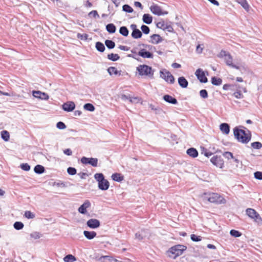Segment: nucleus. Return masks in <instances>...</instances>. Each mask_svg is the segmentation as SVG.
<instances>
[{
	"mask_svg": "<svg viewBox=\"0 0 262 262\" xmlns=\"http://www.w3.org/2000/svg\"><path fill=\"white\" fill-rule=\"evenodd\" d=\"M32 95L35 98L40 99L41 100H47L49 98V95L45 93L39 91H33Z\"/></svg>",
	"mask_w": 262,
	"mask_h": 262,
	"instance_id": "9b49d317",
	"label": "nucleus"
},
{
	"mask_svg": "<svg viewBox=\"0 0 262 262\" xmlns=\"http://www.w3.org/2000/svg\"><path fill=\"white\" fill-rule=\"evenodd\" d=\"M237 2L247 11H249V5L247 0H237Z\"/></svg>",
	"mask_w": 262,
	"mask_h": 262,
	"instance_id": "72a5a7b5",
	"label": "nucleus"
},
{
	"mask_svg": "<svg viewBox=\"0 0 262 262\" xmlns=\"http://www.w3.org/2000/svg\"><path fill=\"white\" fill-rule=\"evenodd\" d=\"M30 236L34 239H39L41 237V234L38 232H33L30 234Z\"/></svg>",
	"mask_w": 262,
	"mask_h": 262,
	"instance_id": "13d9d810",
	"label": "nucleus"
},
{
	"mask_svg": "<svg viewBox=\"0 0 262 262\" xmlns=\"http://www.w3.org/2000/svg\"><path fill=\"white\" fill-rule=\"evenodd\" d=\"M228 52H227L226 51L222 50L220 52V53L218 54L217 57L219 58H225V57L228 54Z\"/></svg>",
	"mask_w": 262,
	"mask_h": 262,
	"instance_id": "680f3d73",
	"label": "nucleus"
},
{
	"mask_svg": "<svg viewBox=\"0 0 262 262\" xmlns=\"http://www.w3.org/2000/svg\"><path fill=\"white\" fill-rule=\"evenodd\" d=\"M86 225L91 229H96L100 227V221L96 219H91L86 222Z\"/></svg>",
	"mask_w": 262,
	"mask_h": 262,
	"instance_id": "ddd939ff",
	"label": "nucleus"
},
{
	"mask_svg": "<svg viewBox=\"0 0 262 262\" xmlns=\"http://www.w3.org/2000/svg\"><path fill=\"white\" fill-rule=\"evenodd\" d=\"M220 130L225 135L229 134L230 132V126L227 123H222L220 125Z\"/></svg>",
	"mask_w": 262,
	"mask_h": 262,
	"instance_id": "5701e85b",
	"label": "nucleus"
},
{
	"mask_svg": "<svg viewBox=\"0 0 262 262\" xmlns=\"http://www.w3.org/2000/svg\"><path fill=\"white\" fill-rule=\"evenodd\" d=\"M83 234L87 239L90 240L93 239L97 235L96 232L94 231H84Z\"/></svg>",
	"mask_w": 262,
	"mask_h": 262,
	"instance_id": "b1692460",
	"label": "nucleus"
},
{
	"mask_svg": "<svg viewBox=\"0 0 262 262\" xmlns=\"http://www.w3.org/2000/svg\"><path fill=\"white\" fill-rule=\"evenodd\" d=\"M165 31H167L168 32L173 33L174 32V29L170 25H167L165 26Z\"/></svg>",
	"mask_w": 262,
	"mask_h": 262,
	"instance_id": "0e129e2a",
	"label": "nucleus"
},
{
	"mask_svg": "<svg viewBox=\"0 0 262 262\" xmlns=\"http://www.w3.org/2000/svg\"><path fill=\"white\" fill-rule=\"evenodd\" d=\"M178 84L182 88H186L188 85V81L183 76H181L178 78Z\"/></svg>",
	"mask_w": 262,
	"mask_h": 262,
	"instance_id": "412c9836",
	"label": "nucleus"
},
{
	"mask_svg": "<svg viewBox=\"0 0 262 262\" xmlns=\"http://www.w3.org/2000/svg\"><path fill=\"white\" fill-rule=\"evenodd\" d=\"M195 75L201 83L207 82L208 79L205 76L204 72L201 69H197L195 72Z\"/></svg>",
	"mask_w": 262,
	"mask_h": 262,
	"instance_id": "9d476101",
	"label": "nucleus"
},
{
	"mask_svg": "<svg viewBox=\"0 0 262 262\" xmlns=\"http://www.w3.org/2000/svg\"><path fill=\"white\" fill-rule=\"evenodd\" d=\"M223 156L227 159H234L233 154L230 151H225L223 154Z\"/></svg>",
	"mask_w": 262,
	"mask_h": 262,
	"instance_id": "5fc2aeb1",
	"label": "nucleus"
},
{
	"mask_svg": "<svg viewBox=\"0 0 262 262\" xmlns=\"http://www.w3.org/2000/svg\"><path fill=\"white\" fill-rule=\"evenodd\" d=\"M166 24H165L164 21L158 22L156 24V27L158 28L161 29L165 31V27Z\"/></svg>",
	"mask_w": 262,
	"mask_h": 262,
	"instance_id": "4d7b16f0",
	"label": "nucleus"
},
{
	"mask_svg": "<svg viewBox=\"0 0 262 262\" xmlns=\"http://www.w3.org/2000/svg\"><path fill=\"white\" fill-rule=\"evenodd\" d=\"M160 77L163 79L165 81L173 84L174 82V78L171 73L165 69H163L160 71Z\"/></svg>",
	"mask_w": 262,
	"mask_h": 262,
	"instance_id": "423d86ee",
	"label": "nucleus"
},
{
	"mask_svg": "<svg viewBox=\"0 0 262 262\" xmlns=\"http://www.w3.org/2000/svg\"><path fill=\"white\" fill-rule=\"evenodd\" d=\"M186 153L188 155L192 158H196L199 155L198 150L193 147L188 148L186 151Z\"/></svg>",
	"mask_w": 262,
	"mask_h": 262,
	"instance_id": "393cba45",
	"label": "nucleus"
},
{
	"mask_svg": "<svg viewBox=\"0 0 262 262\" xmlns=\"http://www.w3.org/2000/svg\"><path fill=\"white\" fill-rule=\"evenodd\" d=\"M141 29L142 30V33L143 32L145 34H148L149 33L150 29L146 25H142L141 27Z\"/></svg>",
	"mask_w": 262,
	"mask_h": 262,
	"instance_id": "49530a36",
	"label": "nucleus"
},
{
	"mask_svg": "<svg viewBox=\"0 0 262 262\" xmlns=\"http://www.w3.org/2000/svg\"><path fill=\"white\" fill-rule=\"evenodd\" d=\"M20 167L21 169L26 171H29L31 168L30 166L27 163L21 164L20 165Z\"/></svg>",
	"mask_w": 262,
	"mask_h": 262,
	"instance_id": "8fccbe9b",
	"label": "nucleus"
},
{
	"mask_svg": "<svg viewBox=\"0 0 262 262\" xmlns=\"http://www.w3.org/2000/svg\"><path fill=\"white\" fill-rule=\"evenodd\" d=\"M187 249V247L183 245H177L170 248L166 252L167 256L172 259H176L181 255Z\"/></svg>",
	"mask_w": 262,
	"mask_h": 262,
	"instance_id": "7ed1b4c3",
	"label": "nucleus"
},
{
	"mask_svg": "<svg viewBox=\"0 0 262 262\" xmlns=\"http://www.w3.org/2000/svg\"><path fill=\"white\" fill-rule=\"evenodd\" d=\"M94 178L98 182V187L100 190L105 191L109 188L110 183L105 179L102 173H95L94 174Z\"/></svg>",
	"mask_w": 262,
	"mask_h": 262,
	"instance_id": "20e7f679",
	"label": "nucleus"
},
{
	"mask_svg": "<svg viewBox=\"0 0 262 262\" xmlns=\"http://www.w3.org/2000/svg\"><path fill=\"white\" fill-rule=\"evenodd\" d=\"M152 20L153 18L149 14L145 13L143 14L142 20L145 24L149 25L152 23Z\"/></svg>",
	"mask_w": 262,
	"mask_h": 262,
	"instance_id": "bb28decb",
	"label": "nucleus"
},
{
	"mask_svg": "<svg viewBox=\"0 0 262 262\" xmlns=\"http://www.w3.org/2000/svg\"><path fill=\"white\" fill-rule=\"evenodd\" d=\"M211 83L216 86L220 85L222 83V79L221 78H218L215 76L211 77Z\"/></svg>",
	"mask_w": 262,
	"mask_h": 262,
	"instance_id": "7c9ffc66",
	"label": "nucleus"
},
{
	"mask_svg": "<svg viewBox=\"0 0 262 262\" xmlns=\"http://www.w3.org/2000/svg\"><path fill=\"white\" fill-rule=\"evenodd\" d=\"M163 99L166 101V102L172 104H178V101L176 98L172 97L169 95H165L163 97Z\"/></svg>",
	"mask_w": 262,
	"mask_h": 262,
	"instance_id": "6ab92c4d",
	"label": "nucleus"
},
{
	"mask_svg": "<svg viewBox=\"0 0 262 262\" xmlns=\"http://www.w3.org/2000/svg\"><path fill=\"white\" fill-rule=\"evenodd\" d=\"M96 49L100 52H103L105 49V46L103 43L98 41L95 45Z\"/></svg>",
	"mask_w": 262,
	"mask_h": 262,
	"instance_id": "f704fd0d",
	"label": "nucleus"
},
{
	"mask_svg": "<svg viewBox=\"0 0 262 262\" xmlns=\"http://www.w3.org/2000/svg\"><path fill=\"white\" fill-rule=\"evenodd\" d=\"M148 233V230L146 229L141 230L140 231L137 232L135 234V237L136 239L139 241H141L145 238L147 236Z\"/></svg>",
	"mask_w": 262,
	"mask_h": 262,
	"instance_id": "f3484780",
	"label": "nucleus"
},
{
	"mask_svg": "<svg viewBox=\"0 0 262 262\" xmlns=\"http://www.w3.org/2000/svg\"><path fill=\"white\" fill-rule=\"evenodd\" d=\"M131 36L134 39H139L142 37V33L139 29H137L132 31Z\"/></svg>",
	"mask_w": 262,
	"mask_h": 262,
	"instance_id": "c756f323",
	"label": "nucleus"
},
{
	"mask_svg": "<svg viewBox=\"0 0 262 262\" xmlns=\"http://www.w3.org/2000/svg\"><path fill=\"white\" fill-rule=\"evenodd\" d=\"M140 100V98L138 97H131L129 102L130 103H138Z\"/></svg>",
	"mask_w": 262,
	"mask_h": 262,
	"instance_id": "69168bd1",
	"label": "nucleus"
},
{
	"mask_svg": "<svg viewBox=\"0 0 262 262\" xmlns=\"http://www.w3.org/2000/svg\"><path fill=\"white\" fill-rule=\"evenodd\" d=\"M137 71L141 76H146L149 78H153L154 70L152 68L146 64H142L137 67Z\"/></svg>",
	"mask_w": 262,
	"mask_h": 262,
	"instance_id": "39448f33",
	"label": "nucleus"
},
{
	"mask_svg": "<svg viewBox=\"0 0 262 262\" xmlns=\"http://www.w3.org/2000/svg\"><path fill=\"white\" fill-rule=\"evenodd\" d=\"M24 227V224L21 222L17 221L13 224V227L15 230H20Z\"/></svg>",
	"mask_w": 262,
	"mask_h": 262,
	"instance_id": "a19ab883",
	"label": "nucleus"
},
{
	"mask_svg": "<svg viewBox=\"0 0 262 262\" xmlns=\"http://www.w3.org/2000/svg\"><path fill=\"white\" fill-rule=\"evenodd\" d=\"M202 198L204 202L208 201L215 204H224L226 203V199L216 193L204 192Z\"/></svg>",
	"mask_w": 262,
	"mask_h": 262,
	"instance_id": "f03ea898",
	"label": "nucleus"
},
{
	"mask_svg": "<svg viewBox=\"0 0 262 262\" xmlns=\"http://www.w3.org/2000/svg\"><path fill=\"white\" fill-rule=\"evenodd\" d=\"M121 99L123 101L128 100L130 101V96L129 95H126L125 94H122L120 96Z\"/></svg>",
	"mask_w": 262,
	"mask_h": 262,
	"instance_id": "338daca9",
	"label": "nucleus"
},
{
	"mask_svg": "<svg viewBox=\"0 0 262 262\" xmlns=\"http://www.w3.org/2000/svg\"><path fill=\"white\" fill-rule=\"evenodd\" d=\"M199 93L201 97L203 99H206L208 97V92L205 89L201 90Z\"/></svg>",
	"mask_w": 262,
	"mask_h": 262,
	"instance_id": "09e8293b",
	"label": "nucleus"
},
{
	"mask_svg": "<svg viewBox=\"0 0 262 262\" xmlns=\"http://www.w3.org/2000/svg\"><path fill=\"white\" fill-rule=\"evenodd\" d=\"M107 58L112 61H116L120 59V56L117 54L111 53L107 55Z\"/></svg>",
	"mask_w": 262,
	"mask_h": 262,
	"instance_id": "c9c22d12",
	"label": "nucleus"
},
{
	"mask_svg": "<svg viewBox=\"0 0 262 262\" xmlns=\"http://www.w3.org/2000/svg\"><path fill=\"white\" fill-rule=\"evenodd\" d=\"M111 177L113 181L117 182H120L124 180V176L120 173H114Z\"/></svg>",
	"mask_w": 262,
	"mask_h": 262,
	"instance_id": "a878e982",
	"label": "nucleus"
},
{
	"mask_svg": "<svg viewBox=\"0 0 262 262\" xmlns=\"http://www.w3.org/2000/svg\"><path fill=\"white\" fill-rule=\"evenodd\" d=\"M80 161L81 162L84 164H90L94 167L98 166V159L96 158L82 157Z\"/></svg>",
	"mask_w": 262,
	"mask_h": 262,
	"instance_id": "6e6552de",
	"label": "nucleus"
},
{
	"mask_svg": "<svg viewBox=\"0 0 262 262\" xmlns=\"http://www.w3.org/2000/svg\"><path fill=\"white\" fill-rule=\"evenodd\" d=\"M106 30L108 33L113 34L115 33L116 27L114 24L110 23L106 25Z\"/></svg>",
	"mask_w": 262,
	"mask_h": 262,
	"instance_id": "c85d7f7f",
	"label": "nucleus"
},
{
	"mask_svg": "<svg viewBox=\"0 0 262 262\" xmlns=\"http://www.w3.org/2000/svg\"><path fill=\"white\" fill-rule=\"evenodd\" d=\"M201 152L207 158H209L213 154L212 152L209 151L207 148L202 146L201 147Z\"/></svg>",
	"mask_w": 262,
	"mask_h": 262,
	"instance_id": "58836bf2",
	"label": "nucleus"
},
{
	"mask_svg": "<svg viewBox=\"0 0 262 262\" xmlns=\"http://www.w3.org/2000/svg\"><path fill=\"white\" fill-rule=\"evenodd\" d=\"M107 71L110 76H112L113 74L119 76L122 75L121 71H118L117 68L114 67H110L108 68Z\"/></svg>",
	"mask_w": 262,
	"mask_h": 262,
	"instance_id": "4be33fe9",
	"label": "nucleus"
},
{
	"mask_svg": "<svg viewBox=\"0 0 262 262\" xmlns=\"http://www.w3.org/2000/svg\"><path fill=\"white\" fill-rule=\"evenodd\" d=\"M241 127L246 129L247 132L242 129H239L237 126H236L233 129L234 137L238 142H241L243 144H247L251 139V133L245 127L243 126H241Z\"/></svg>",
	"mask_w": 262,
	"mask_h": 262,
	"instance_id": "f257e3e1",
	"label": "nucleus"
},
{
	"mask_svg": "<svg viewBox=\"0 0 262 262\" xmlns=\"http://www.w3.org/2000/svg\"><path fill=\"white\" fill-rule=\"evenodd\" d=\"M88 36H89L88 34H87L86 33H84V34L78 33L77 35V37L78 39H80L81 40H86L88 39Z\"/></svg>",
	"mask_w": 262,
	"mask_h": 262,
	"instance_id": "864d4df0",
	"label": "nucleus"
},
{
	"mask_svg": "<svg viewBox=\"0 0 262 262\" xmlns=\"http://www.w3.org/2000/svg\"><path fill=\"white\" fill-rule=\"evenodd\" d=\"M34 171L36 174H40L45 172V168L41 165H36L34 168Z\"/></svg>",
	"mask_w": 262,
	"mask_h": 262,
	"instance_id": "cd10ccee",
	"label": "nucleus"
},
{
	"mask_svg": "<svg viewBox=\"0 0 262 262\" xmlns=\"http://www.w3.org/2000/svg\"><path fill=\"white\" fill-rule=\"evenodd\" d=\"M66 127L65 123L62 121H59L56 124V127L59 129H64Z\"/></svg>",
	"mask_w": 262,
	"mask_h": 262,
	"instance_id": "6e6d98bb",
	"label": "nucleus"
},
{
	"mask_svg": "<svg viewBox=\"0 0 262 262\" xmlns=\"http://www.w3.org/2000/svg\"><path fill=\"white\" fill-rule=\"evenodd\" d=\"M75 108V104L73 101H67L62 105V108L67 112H72Z\"/></svg>",
	"mask_w": 262,
	"mask_h": 262,
	"instance_id": "f8f14e48",
	"label": "nucleus"
},
{
	"mask_svg": "<svg viewBox=\"0 0 262 262\" xmlns=\"http://www.w3.org/2000/svg\"><path fill=\"white\" fill-rule=\"evenodd\" d=\"M67 172L69 174L73 176L75 175L77 172V170L75 168L73 167H69L67 169Z\"/></svg>",
	"mask_w": 262,
	"mask_h": 262,
	"instance_id": "603ef678",
	"label": "nucleus"
},
{
	"mask_svg": "<svg viewBox=\"0 0 262 262\" xmlns=\"http://www.w3.org/2000/svg\"><path fill=\"white\" fill-rule=\"evenodd\" d=\"M119 33L124 37L128 35L129 31L126 26H121L119 28Z\"/></svg>",
	"mask_w": 262,
	"mask_h": 262,
	"instance_id": "2f4dec72",
	"label": "nucleus"
},
{
	"mask_svg": "<svg viewBox=\"0 0 262 262\" xmlns=\"http://www.w3.org/2000/svg\"><path fill=\"white\" fill-rule=\"evenodd\" d=\"M150 42L152 44H158L162 41L163 38L161 36L158 34H152L150 36Z\"/></svg>",
	"mask_w": 262,
	"mask_h": 262,
	"instance_id": "a211bd4d",
	"label": "nucleus"
},
{
	"mask_svg": "<svg viewBox=\"0 0 262 262\" xmlns=\"http://www.w3.org/2000/svg\"><path fill=\"white\" fill-rule=\"evenodd\" d=\"M63 153L67 156H71L72 154V151L71 149L67 148L63 150Z\"/></svg>",
	"mask_w": 262,
	"mask_h": 262,
	"instance_id": "774afa93",
	"label": "nucleus"
},
{
	"mask_svg": "<svg viewBox=\"0 0 262 262\" xmlns=\"http://www.w3.org/2000/svg\"><path fill=\"white\" fill-rule=\"evenodd\" d=\"M137 55L143 58H152L154 57V55L151 52L147 51L145 49H140Z\"/></svg>",
	"mask_w": 262,
	"mask_h": 262,
	"instance_id": "2eb2a0df",
	"label": "nucleus"
},
{
	"mask_svg": "<svg viewBox=\"0 0 262 262\" xmlns=\"http://www.w3.org/2000/svg\"><path fill=\"white\" fill-rule=\"evenodd\" d=\"M105 45L108 49H113L115 47V43L112 40L106 39L105 40Z\"/></svg>",
	"mask_w": 262,
	"mask_h": 262,
	"instance_id": "4c0bfd02",
	"label": "nucleus"
},
{
	"mask_svg": "<svg viewBox=\"0 0 262 262\" xmlns=\"http://www.w3.org/2000/svg\"><path fill=\"white\" fill-rule=\"evenodd\" d=\"M122 10L128 13H132L134 11L133 8L127 4H125L122 6Z\"/></svg>",
	"mask_w": 262,
	"mask_h": 262,
	"instance_id": "79ce46f5",
	"label": "nucleus"
},
{
	"mask_svg": "<svg viewBox=\"0 0 262 262\" xmlns=\"http://www.w3.org/2000/svg\"><path fill=\"white\" fill-rule=\"evenodd\" d=\"M254 177L256 179L262 180V172L257 171L254 173Z\"/></svg>",
	"mask_w": 262,
	"mask_h": 262,
	"instance_id": "bf43d9fd",
	"label": "nucleus"
},
{
	"mask_svg": "<svg viewBox=\"0 0 262 262\" xmlns=\"http://www.w3.org/2000/svg\"><path fill=\"white\" fill-rule=\"evenodd\" d=\"M149 107L152 111H155L156 113H158L160 111H161V109L158 107H156L154 105L150 104L149 105Z\"/></svg>",
	"mask_w": 262,
	"mask_h": 262,
	"instance_id": "e2e57ef3",
	"label": "nucleus"
},
{
	"mask_svg": "<svg viewBox=\"0 0 262 262\" xmlns=\"http://www.w3.org/2000/svg\"><path fill=\"white\" fill-rule=\"evenodd\" d=\"M24 216L28 219L35 217V214L30 211H26L24 213Z\"/></svg>",
	"mask_w": 262,
	"mask_h": 262,
	"instance_id": "a18cd8bd",
	"label": "nucleus"
},
{
	"mask_svg": "<svg viewBox=\"0 0 262 262\" xmlns=\"http://www.w3.org/2000/svg\"><path fill=\"white\" fill-rule=\"evenodd\" d=\"M210 162L212 164L220 168H222L224 165V161L221 156H213L211 158Z\"/></svg>",
	"mask_w": 262,
	"mask_h": 262,
	"instance_id": "1a4fd4ad",
	"label": "nucleus"
},
{
	"mask_svg": "<svg viewBox=\"0 0 262 262\" xmlns=\"http://www.w3.org/2000/svg\"><path fill=\"white\" fill-rule=\"evenodd\" d=\"M64 262H74L76 260V258L72 254H68L63 258Z\"/></svg>",
	"mask_w": 262,
	"mask_h": 262,
	"instance_id": "e433bc0d",
	"label": "nucleus"
},
{
	"mask_svg": "<svg viewBox=\"0 0 262 262\" xmlns=\"http://www.w3.org/2000/svg\"><path fill=\"white\" fill-rule=\"evenodd\" d=\"M232 95L237 99H242L244 97L243 95L241 93V91L238 90L235 92Z\"/></svg>",
	"mask_w": 262,
	"mask_h": 262,
	"instance_id": "3c124183",
	"label": "nucleus"
},
{
	"mask_svg": "<svg viewBox=\"0 0 262 262\" xmlns=\"http://www.w3.org/2000/svg\"><path fill=\"white\" fill-rule=\"evenodd\" d=\"M91 205V202L89 200H86L78 208V211L82 214H85L87 213V208H89Z\"/></svg>",
	"mask_w": 262,
	"mask_h": 262,
	"instance_id": "4468645a",
	"label": "nucleus"
},
{
	"mask_svg": "<svg viewBox=\"0 0 262 262\" xmlns=\"http://www.w3.org/2000/svg\"><path fill=\"white\" fill-rule=\"evenodd\" d=\"M230 235L234 237H238L242 235V233L238 230L232 229L230 231Z\"/></svg>",
	"mask_w": 262,
	"mask_h": 262,
	"instance_id": "37998d69",
	"label": "nucleus"
},
{
	"mask_svg": "<svg viewBox=\"0 0 262 262\" xmlns=\"http://www.w3.org/2000/svg\"><path fill=\"white\" fill-rule=\"evenodd\" d=\"M225 61L226 64L228 66H230L233 68H234L237 70H239L240 69L239 66L233 64L232 63V57L230 54L229 53L225 57Z\"/></svg>",
	"mask_w": 262,
	"mask_h": 262,
	"instance_id": "dca6fc26",
	"label": "nucleus"
},
{
	"mask_svg": "<svg viewBox=\"0 0 262 262\" xmlns=\"http://www.w3.org/2000/svg\"><path fill=\"white\" fill-rule=\"evenodd\" d=\"M251 147L256 149H259L262 147V143L258 141L254 142L251 143Z\"/></svg>",
	"mask_w": 262,
	"mask_h": 262,
	"instance_id": "c03bdc74",
	"label": "nucleus"
},
{
	"mask_svg": "<svg viewBox=\"0 0 262 262\" xmlns=\"http://www.w3.org/2000/svg\"><path fill=\"white\" fill-rule=\"evenodd\" d=\"M246 212L248 216L254 219L255 222L258 223L259 222H262V219L260 215L254 209L247 208Z\"/></svg>",
	"mask_w": 262,
	"mask_h": 262,
	"instance_id": "0eeeda50",
	"label": "nucleus"
},
{
	"mask_svg": "<svg viewBox=\"0 0 262 262\" xmlns=\"http://www.w3.org/2000/svg\"><path fill=\"white\" fill-rule=\"evenodd\" d=\"M150 10L154 14L157 15L158 16L161 15L162 9L160 6L157 5H151L150 7Z\"/></svg>",
	"mask_w": 262,
	"mask_h": 262,
	"instance_id": "aec40b11",
	"label": "nucleus"
},
{
	"mask_svg": "<svg viewBox=\"0 0 262 262\" xmlns=\"http://www.w3.org/2000/svg\"><path fill=\"white\" fill-rule=\"evenodd\" d=\"M83 108L85 110L90 112H93L95 110V107L94 105L90 103H85L83 106Z\"/></svg>",
	"mask_w": 262,
	"mask_h": 262,
	"instance_id": "ea45409f",
	"label": "nucleus"
},
{
	"mask_svg": "<svg viewBox=\"0 0 262 262\" xmlns=\"http://www.w3.org/2000/svg\"><path fill=\"white\" fill-rule=\"evenodd\" d=\"M1 138L5 141H8L10 139V134L7 130H4L1 133Z\"/></svg>",
	"mask_w": 262,
	"mask_h": 262,
	"instance_id": "473e14b6",
	"label": "nucleus"
},
{
	"mask_svg": "<svg viewBox=\"0 0 262 262\" xmlns=\"http://www.w3.org/2000/svg\"><path fill=\"white\" fill-rule=\"evenodd\" d=\"M88 16L89 17H91V16H93V17H99V15L97 12V11L96 10H92V11H91L89 14H88Z\"/></svg>",
	"mask_w": 262,
	"mask_h": 262,
	"instance_id": "052dcab7",
	"label": "nucleus"
},
{
	"mask_svg": "<svg viewBox=\"0 0 262 262\" xmlns=\"http://www.w3.org/2000/svg\"><path fill=\"white\" fill-rule=\"evenodd\" d=\"M202 237L201 236L196 235L194 234H192L190 235V238L193 242H198L202 240Z\"/></svg>",
	"mask_w": 262,
	"mask_h": 262,
	"instance_id": "de8ad7c7",
	"label": "nucleus"
}]
</instances>
